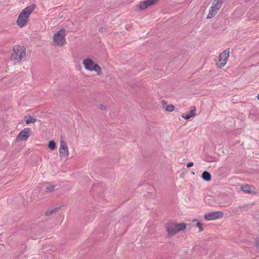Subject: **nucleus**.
<instances>
[{
    "label": "nucleus",
    "instance_id": "1a4fd4ad",
    "mask_svg": "<svg viewBox=\"0 0 259 259\" xmlns=\"http://www.w3.org/2000/svg\"><path fill=\"white\" fill-rule=\"evenodd\" d=\"M165 229L168 236H174L178 233L177 226L176 224L173 223H169L166 224Z\"/></svg>",
    "mask_w": 259,
    "mask_h": 259
},
{
    "label": "nucleus",
    "instance_id": "f03ea898",
    "mask_svg": "<svg viewBox=\"0 0 259 259\" xmlns=\"http://www.w3.org/2000/svg\"><path fill=\"white\" fill-rule=\"evenodd\" d=\"M26 57V49L24 46H15L13 48L12 59L16 62H20Z\"/></svg>",
    "mask_w": 259,
    "mask_h": 259
},
{
    "label": "nucleus",
    "instance_id": "bb28decb",
    "mask_svg": "<svg viewBox=\"0 0 259 259\" xmlns=\"http://www.w3.org/2000/svg\"><path fill=\"white\" fill-rule=\"evenodd\" d=\"M216 2H219L220 4H222L223 2V0H215Z\"/></svg>",
    "mask_w": 259,
    "mask_h": 259
},
{
    "label": "nucleus",
    "instance_id": "aec40b11",
    "mask_svg": "<svg viewBox=\"0 0 259 259\" xmlns=\"http://www.w3.org/2000/svg\"><path fill=\"white\" fill-rule=\"evenodd\" d=\"M36 121V119L33 118L32 116H29L28 118L26 120V123L27 124H29L31 123H34Z\"/></svg>",
    "mask_w": 259,
    "mask_h": 259
},
{
    "label": "nucleus",
    "instance_id": "9b49d317",
    "mask_svg": "<svg viewBox=\"0 0 259 259\" xmlns=\"http://www.w3.org/2000/svg\"><path fill=\"white\" fill-rule=\"evenodd\" d=\"M193 109H191L189 114L183 113L182 115V118L185 119H189L192 117H194L196 115V108L195 107H192Z\"/></svg>",
    "mask_w": 259,
    "mask_h": 259
},
{
    "label": "nucleus",
    "instance_id": "9d476101",
    "mask_svg": "<svg viewBox=\"0 0 259 259\" xmlns=\"http://www.w3.org/2000/svg\"><path fill=\"white\" fill-rule=\"evenodd\" d=\"M159 0H147L143 1L139 4L140 10H143L146 9L149 6H152L156 4Z\"/></svg>",
    "mask_w": 259,
    "mask_h": 259
},
{
    "label": "nucleus",
    "instance_id": "6e6552de",
    "mask_svg": "<svg viewBox=\"0 0 259 259\" xmlns=\"http://www.w3.org/2000/svg\"><path fill=\"white\" fill-rule=\"evenodd\" d=\"M224 213L222 211H212L206 214L204 219L207 221H211L222 218Z\"/></svg>",
    "mask_w": 259,
    "mask_h": 259
},
{
    "label": "nucleus",
    "instance_id": "20e7f679",
    "mask_svg": "<svg viewBox=\"0 0 259 259\" xmlns=\"http://www.w3.org/2000/svg\"><path fill=\"white\" fill-rule=\"evenodd\" d=\"M83 65L85 69L89 71H95L97 72L98 75H101L102 73L101 67L95 64L94 62L91 59H85L82 62Z\"/></svg>",
    "mask_w": 259,
    "mask_h": 259
},
{
    "label": "nucleus",
    "instance_id": "a211bd4d",
    "mask_svg": "<svg viewBox=\"0 0 259 259\" xmlns=\"http://www.w3.org/2000/svg\"><path fill=\"white\" fill-rule=\"evenodd\" d=\"M222 6V4L219 3V2H216L215 0H214L212 3V7L214 8H215L218 10H219Z\"/></svg>",
    "mask_w": 259,
    "mask_h": 259
},
{
    "label": "nucleus",
    "instance_id": "0eeeda50",
    "mask_svg": "<svg viewBox=\"0 0 259 259\" xmlns=\"http://www.w3.org/2000/svg\"><path fill=\"white\" fill-rule=\"evenodd\" d=\"M59 153L61 158H65V160L68 159L69 156L68 147L66 142L63 140L60 141Z\"/></svg>",
    "mask_w": 259,
    "mask_h": 259
},
{
    "label": "nucleus",
    "instance_id": "f8f14e48",
    "mask_svg": "<svg viewBox=\"0 0 259 259\" xmlns=\"http://www.w3.org/2000/svg\"><path fill=\"white\" fill-rule=\"evenodd\" d=\"M254 190H255V189L253 187L248 185H246L242 187V190L246 193L255 194L256 192L254 191Z\"/></svg>",
    "mask_w": 259,
    "mask_h": 259
},
{
    "label": "nucleus",
    "instance_id": "4468645a",
    "mask_svg": "<svg viewBox=\"0 0 259 259\" xmlns=\"http://www.w3.org/2000/svg\"><path fill=\"white\" fill-rule=\"evenodd\" d=\"M219 10L215 9V8H214L213 7H211L209 11V13H208V14L207 15V19H211L212 18V17H214V16L217 13V12Z\"/></svg>",
    "mask_w": 259,
    "mask_h": 259
},
{
    "label": "nucleus",
    "instance_id": "f257e3e1",
    "mask_svg": "<svg viewBox=\"0 0 259 259\" xmlns=\"http://www.w3.org/2000/svg\"><path fill=\"white\" fill-rule=\"evenodd\" d=\"M35 8V6L31 5L25 8L21 12L17 20V24L20 27H23L27 24L28 18Z\"/></svg>",
    "mask_w": 259,
    "mask_h": 259
},
{
    "label": "nucleus",
    "instance_id": "5701e85b",
    "mask_svg": "<svg viewBox=\"0 0 259 259\" xmlns=\"http://www.w3.org/2000/svg\"><path fill=\"white\" fill-rule=\"evenodd\" d=\"M161 104H162V107L164 108H165V107H166V105H168L167 104V102L165 101V100H162L161 101Z\"/></svg>",
    "mask_w": 259,
    "mask_h": 259
},
{
    "label": "nucleus",
    "instance_id": "4be33fe9",
    "mask_svg": "<svg viewBox=\"0 0 259 259\" xmlns=\"http://www.w3.org/2000/svg\"><path fill=\"white\" fill-rule=\"evenodd\" d=\"M196 226L199 228V231L201 232L203 230V229L202 227V224L200 222H198L196 224Z\"/></svg>",
    "mask_w": 259,
    "mask_h": 259
},
{
    "label": "nucleus",
    "instance_id": "a878e982",
    "mask_svg": "<svg viewBox=\"0 0 259 259\" xmlns=\"http://www.w3.org/2000/svg\"><path fill=\"white\" fill-rule=\"evenodd\" d=\"M255 244L257 246H259V239L255 241Z\"/></svg>",
    "mask_w": 259,
    "mask_h": 259
},
{
    "label": "nucleus",
    "instance_id": "412c9836",
    "mask_svg": "<svg viewBox=\"0 0 259 259\" xmlns=\"http://www.w3.org/2000/svg\"><path fill=\"white\" fill-rule=\"evenodd\" d=\"M165 109L166 111L168 112H171L174 110V106L171 104H169L166 105V107H165Z\"/></svg>",
    "mask_w": 259,
    "mask_h": 259
},
{
    "label": "nucleus",
    "instance_id": "2eb2a0df",
    "mask_svg": "<svg viewBox=\"0 0 259 259\" xmlns=\"http://www.w3.org/2000/svg\"><path fill=\"white\" fill-rule=\"evenodd\" d=\"M202 178L205 181H210L211 180V176L209 172L204 171L202 174Z\"/></svg>",
    "mask_w": 259,
    "mask_h": 259
},
{
    "label": "nucleus",
    "instance_id": "423d86ee",
    "mask_svg": "<svg viewBox=\"0 0 259 259\" xmlns=\"http://www.w3.org/2000/svg\"><path fill=\"white\" fill-rule=\"evenodd\" d=\"M32 134V132L31 128L29 127L25 128L17 136L16 140L17 142L26 141Z\"/></svg>",
    "mask_w": 259,
    "mask_h": 259
},
{
    "label": "nucleus",
    "instance_id": "6ab92c4d",
    "mask_svg": "<svg viewBox=\"0 0 259 259\" xmlns=\"http://www.w3.org/2000/svg\"><path fill=\"white\" fill-rule=\"evenodd\" d=\"M48 147L50 149H51L52 150H53L55 149V148L56 147V143H55V142L54 141H51L49 143Z\"/></svg>",
    "mask_w": 259,
    "mask_h": 259
},
{
    "label": "nucleus",
    "instance_id": "b1692460",
    "mask_svg": "<svg viewBox=\"0 0 259 259\" xmlns=\"http://www.w3.org/2000/svg\"><path fill=\"white\" fill-rule=\"evenodd\" d=\"M193 165V162H189V163H187V166L188 167H192Z\"/></svg>",
    "mask_w": 259,
    "mask_h": 259
},
{
    "label": "nucleus",
    "instance_id": "dca6fc26",
    "mask_svg": "<svg viewBox=\"0 0 259 259\" xmlns=\"http://www.w3.org/2000/svg\"><path fill=\"white\" fill-rule=\"evenodd\" d=\"M177 226L178 232L184 230L186 228V225L185 223H182L180 224H176Z\"/></svg>",
    "mask_w": 259,
    "mask_h": 259
},
{
    "label": "nucleus",
    "instance_id": "39448f33",
    "mask_svg": "<svg viewBox=\"0 0 259 259\" xmlns=\"http://www.w3.org/2000/svg\"><path fill=\"white\" fill-rule=\"evenodd\" d=\"M229 54L230 51L229 48L226 49L220 54L219 60L216 63L218 67L221 68L226 65L227 59L229 57Z\"/></svg>",
    "mask_w": 259,
    "mask_h": 259
},
{
    "label": "nucleus",
    "instance_id": "cd10ccee",
    "mask_svg": "<svg viewBox=\"0 0 259 259\" xmlns=\"http://www.w3.org/2000/svg\"><path fill=\"white\" fill-rule=\"evenodd\" d=\"M99 31H100V32H103V27L100 28L99 29Z\"/></svg>",
    "mask_w": 259,
    "mask_h": 259
},
{
    "label": "nucleus",
    "instance_id": "ddd939ff",
    "mask_svg": "<svg viewBox=\"0 0 259 259\" xmlns=\"http://www.w3.org/2000/svg\"><path fill=\"white\" fill-rule=\"evenodd\" d=\"M60 208H61V207L59 206V207H55L52 209H48V210H46V211L45 212V215L46 216L51 215L53 214L54 213H55V212H57L58 210H59L60 209Z\"/></svg>",
    "mask_w": 259,
    "mask_h": 259
},
{
    "label": "nucleus",
    "instance_id": "f3484780",
    "mask_svg": "<svg viewBox=\"0 0 259 259\" xmlns=\"http://www.w3.org/2000/svg\"><path fill=\"white\" fill-rule=\"evenodd\" d=\"M56 187V185H50L46 188L45 192H47V193L53 192L54 191Z\"/></svg>",
    "mask_w": 259,
    "mask_h": 259
},
{
    "label": "nucleus",
    "instance_id": "393cba45",
    "mask_svg": "<svg viewBox=\"0 0 259 259\" xmlns=\"http://www.w3.org/2000/svg\"><path fill=\"white\" fill-rule=\"evenodd\" d=\"M100 108L101 109V110H105L106 109V106H104V105L103 104H101L100 105Z\"/></svg>",
    "mask_w": 259,
    "mask_h": 259
},
{
    "label": "nucleus",
    "instance_id": "c756f323",
    "mask_svg": "<svg viewBox=\"0 0 259 259\" xmlns=\"http://www.w3.org/2000/svg\"><path fill=\"white\" fill-rule=\"evenodd\" d=\"M240 208H241V207H240V206H239V207H238L236 208V209H240Z\"/></svg>",
    "mask_w": 259,
    "mask_h": 259
},
{
    "label": "nucleus",
    "instance_id": "c85d7f7f",
    "mask_svg": "<svg viewBox=\"0 0 259 259\" xmlns=\"http://www.w3.org/2000/svg\"><path fill=\"white\" fill-rule=\"evenodd\" d=\"M257 99L259 100V94L257 95Z\"/></svg>",
    "mask_w": 259,
    "mask_h": 259
},
{
    "label": "nucleus",
    "instance_id": "7ed1b4c3",
    "mask_svg": "<svg viewBox=\"0 0 259 259\" xmlns=\"http://www.w3.org/2000/svg\"><path fill=\"white\" fill-rule=\"evenodd\" d=\"M53 42L55 46L59 47H62L66 44V41L65 39V29H61L54 34L53 36Z\"/></svg>",
    "mask_w": 259,
    "mask_h": 259
}]
</instances>
